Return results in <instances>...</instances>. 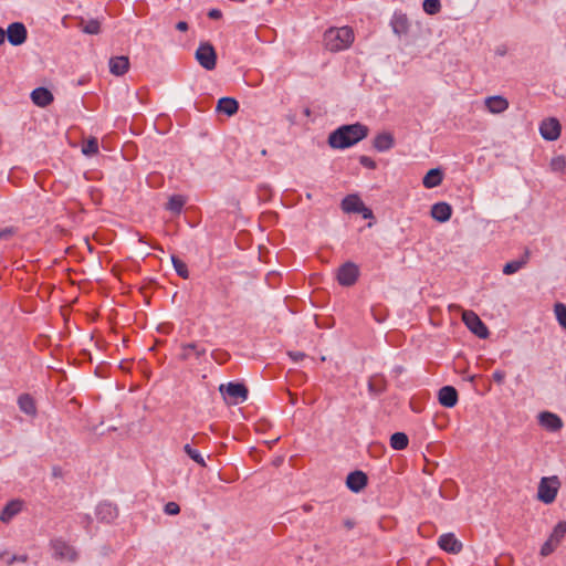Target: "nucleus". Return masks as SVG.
<instances>
[{
    "mask_svg": "<svg viewBox=\"0 0 566 566\" xmlns=\"http://www.w3.org/2000/svg\"><path fill=\"white\" fill-rule=\"evenodd\" d=\"M184 451L187 453V455L192 459L196 463H198L200 467H206V461L203 457L200 454V452L196 449H193L190 444L184 446Z\"/></svg>",
    "mask_w": 566,
    "mask_h": 566,
    "instance_id": "35",
    "label": "nucleus"
},
{
    "mask_svg": "<svg viewBox=\"0 0 566 566\" xmlns=\"http://www.w3.org/2000/svg\"><path fill=\"white\" fill-rule=\"evenodd\" d=\"M443 180V171L440 168L430 169L422 179V185L427 189H432L441 185Z\"/></svg>",
    "mask_w": 566,
    "mask_h": 566,
    "instance_id": "23",
    "label": "nucleus"
},
{
    "mask_svg": "<svg viewBox=\"0 0 566 566\" xmlns=\"http://www.w3.org/2000/svg\"><path fill=\"white\" fill-rule=\"evenodd\" d=\"M462 321L465 326L479 338L485 339L489 337L490 332L486 325L473 311H463Z\"/></svg>",
    "mask_w": 566,
    "mask_h": 566,
    "instance_id": "7",
    "label": "nucleus"
},
{
    "mask_svg": "<svg viewBox=\"0 0 566 566\" xmlns=\"http://www.w3.org/2000/svg\"><path fill=\"white\" fill-rule=\"evenodd\" d=\"M153 248H154V249H156V250H159V251H161V252L164 251V250H163V248H161V247H159V245H154Z\"/></svg>",
    "mask_w": 566,
    "mask_h": 566,
    "instance_id": "54",
    "label": "nucleus"
},
{
    "mask_svg": "<svg viewBox=\"0 0 566 566\" xmlns=\"http://www.w3.org/2000/svg\"><path fill=\"white\" fill-rule=\"evenodd\" d=\"M188 23L186 21H179L177 24H176V29L178 31H181V32H185L188 30Z\"/></svg>",
    "mask_w": 566,
    "mask_h": 566,
    "instance_id": "48",
    "label": "nucleus"
},
{
    "mask_svg": "<svg viewBox=\"0 0 566 566\" xmlns=\"http://www.w3.org/2000/svg\"><path fill=\"white\" fill-rule=\"evenodd\" d=\"M239 109V103L232 97H221L217 104V112L233 116Z\"/></svg>",
    "mask_w": 566,
    "mask_h": 566,
    "instance_id": "25",
    "label": "nucleus"
},
{
    "mask_svg": "<svg viewBox=\"0 0 566 566\" xmlns=\"http://www.w3.org/2000/svg\"><path fill=\"white\" fill-rule=\"evenodd\" d=\"M186 205V199L181 195H174L169 198L166 203V210L170 211L174 214H180L184 206Z\"/></svg>",
    "mask_w": 566,
    "mask_h": 566,
    "instance_id": "31",
    "label": "nucleus"
},
{
    "mask_svg": "<svg viewBox=\"0 0 566 566\" xmlns=\"http://www.w3.org/2000/svg\"><path fill=\"white\" fill-rule=\"evenodd\" d=\"M302 510H303L305 513H310V512H312L313 506H312L311 504H304V505L302 506Z\"/></svg>",
    "mask_w": 566,
    "mask_h": 566,
    "instance_id": "52",
    "label": "nucleus"
},
{
    "mask_svg": "<svg viewBox=\"0 0 566 566\" xmlns=\"http://www.w3.org/2000/svg\"><path fill=\"white\" fill-rule=\"evenodd\" d=\"M373 146L378 151H387L395 146V138L392 134L384 132L375 136Z\"/></svg>",
    "mask_w": 566,
    "mask_h": 566,
    "instance_id": "19",
    "label": "nucleus"
},
{
    "mask_svg": "<svg viewBox=\"0 0 566 566\" xmlns=\"http://www.w3.org/2000/svg\"><path fill=\"white\" fill-rule=\"evenodd\" d=\"M422 9L427 14H437L441 10L440 0H424L422 3Z\"/></svg>",
    "mask_w": 566,
    "mask_h": 566,
    "instance_id": "36",
    "label": "nucleus"
},
{
    "mask_svg": "<svg viewBox=\"0 0 566 566\" xmlns=\"http://www.w3.org/2000/svg\"><path fill=\"white\" fill-rule=\"evenodd\" d=\"M11 555L8 552L0 553V559L4 560L7 563V559H9Z\"/></svg>",
    "mask_w": 566,
    "mask_h": 566,
    "instance_id": "51",
    "label": "nucleus"
},
{
    "mask_svg": "<svg viewBox=\"0 0 566 566\" xmlns=\"http://www.w3.org/2000/svg\"><path fill=\"white\" fill-rule=\"evenodd\" d=\"M539 422L543 427L551 431H558L563 427L562 419L549 411H544L539 415Z\"/></svg>",
    "mask_w": 566,
    "mask_h": 566,
    "instance_id": "21",
    "label": "nucleus"
},
{
    "mask_svg": "<svg viewBox=\"0 0 566 566\" xmlns=\"http://www.w3.org/2000/svg\"><path fill=\"white\" fill-rule=\"evenodd\" d=\"M208 17L210 19L217 20V19H220L222 17V12L219 9H211L208 12Z\"/></svg>",
    "mask_w": 566,
    "mask_h": 566,
    "instance_id": "46",
    "label": "nucleus"
},
{
    "mask_svg": "<svg viewBox=\"0 0 566 566\" xmlns=\"http://www.w3.org/2000/svg\"><path fill=\"white\" fill-rule=\"evenodd\" d=\"M82 151L86 156H93V155L97 154V151H98L97 138L92 137L85 144H83Z\"/></svg>",
    "mask_w": 566,
    "mask_h": 566,
    "instance_id": "37",
    "label": "nucleus"
},
{
    "mask_svg": "<svg viewBox=\"0 0 566 566\" xmlns=\"http://www.w3.org/2000/svg\"><path fill=\"white\" fill-rule=\"evenodd\" d=\"M387 389V380L382 375H373L368 380V390L370 394L378 396Z\"/></svg>",
    "mask_w": 566,
    "mask_h": 566,
    "instance_id": "26",
    "label": "nucleus"
},
{
    "mask_svg": "<svg viewBox=\"0 0 566 566\" xmlns=\"http://www.w3.org/2000/svg\"><path fill=\"white\" fill-rule=\"evenodd\" d=\"M219 390L224 396V399H229L228 403L231 405L243 402L248 399V388L241 382L222 384Z\"/></svg>",
    "mask_w": 566,
    "mask_h": 566,
    "instance_id": "4",
    "label": "nucleus"
},
{
    "mask_svg": "<svg viewBox=\"0 0 566 566\" xmlns=\"http://www.w3.org/2000/svg\"><path fill=\"white\" fill-rule=\"evenodd\" d=\"M559 486L560 481L557 475L542 478L537 489V499L545 504L553 503L556 500Z\"/></svg>",
    "mask_w": 566,
    "mask_h": 566,
    "instance_id": "3",
    "label": "nucleus"
},
{
    "mask_svg": "<svg viewBox=\"0 0 566 566\" xmlns=\"http://www.w3.org/2000/svg\"><path fill=\"white\" fill-rule=\"evenodd\" d=\"M305 114L310 115V109L308 108L305 109Z\"/></svg>",
    "mask_w": 566,
    "mask_h": 566,
    "instance_id": "55",
    "label": "nucleus"
},
{
    "mask_svg": "<svg viewBox=\"0 0 566 566\" xmlns=\"http://www.w3.org/2000/svg\"><path fill=\"white\" fill-rule=\"evenodd\" d=\"M32 102L40 107H45L53 102V94L46 87H36L31 93Z\"/></svg>",
    "mask_w": 566,
    "mask_h": 566,
    "instance_id": "18",
    "label": "nucleus"
},
{
    "mask_svg": "<svg viewBox=\"0 0 566 566\" xmlns=\"http://www.w3.org/2000/svg\"><path fill=\"white\" fill-rule=\"evenodd\" d=\"M180 349L181 353L179 354V359L181 361L189 360L191 356H195L197 359H199L207 353L206 347L197 342L181 344Z\"/></svg>",
    "mask_w": 566,
    "mask_h": 566,
    "instance_id": "13",
    "label": "nucleus"
},
{
    "mask_svg": "<svg viewBox=\"0 0 566 566\" xmlns=\"http://www.w3.org/2000/svg\"><path fill=\"white\" fill-rule=\"evenodd\" d=\"M356 521L352 517H347L343 521V526L348 531L353 530L356 526Z\"/></svg>",
    "mask_w": 566,
    "mask_h": 566,
    "instance_id": "45",
    "label": "nucleus"
},
{
    "mask_svg": "<svg viewBox=\"0 0 566 566\" xmlns=\"http://www.w3.org/2000/svg\"><path fill=\"white\" fill-rule=\"evenodd\" d=\"M96 515L101 521L109 523L117 517L118 511L111 503H101L96 509Z\"/></svg>",
    "mask_w": 566,
    "mask_h": 566,
    "instance_id": "24",
    "label": "nucleus"
},
{
    "mask_svg": "<svg viewBox=\"0 0 566 566\" xmlns=\"http://www.w3.org/2000/svg\"><path fill=\"white\" fill-rule=\"evenodd\" d=\"M430 214L438 222H447L452 216V207L448 202H437L432 205Z\"/></svg>",
    "mask_w": 566,
    "mask_h": 566,
    "instance_id": "16",
    "label": "nucleus"
},
{
    "mask_svg": "<svg viewBox=\"0 0 566 566\" xmlns=\"http://www.w3.org/2000/svg\"><path fill=\"white\" fill-rule=\"evenodd\" d=\"M28 560V556L27 555H11L9 557V559H7V564L8 565H11L15 562H21V563H25Z\"/></svg>",
    "mask_w": 566,
    "mask_h": 566,
    "instance_id": "42",
    "label": "nucleus"
},
{
    "mask_svg": "<svg viewBox=\"0 0 566 566\" xmlns=\"http://www.w3.org/2000/svg\"><path fill=\"white\" fill-rule=\"evenodd\" d=\"M458 391L453 386H443L438 391V401L446 408H453L458 403Z\"/></svg>",
    "mask_w": 566,
    "mask_h": 566,
    "instance_id": "14",
    "label": "nucleus"
},
{
    "mask_svg": "<svg viewBox=\"0 0 566 566\" xmlns=\"http://www.w3.org/2000/svg\"><path fill=\"white\" fill-rule=\"evenodd\" d=\"M391 25L397 34L406 33L409 29V21L405 13H395Z\"/></svg>",
    "mask_w": 566,
    "mask_h": 566,
    "instance_id": "30",
    "label": "nucleus"
},
{
    "mask_svg": "<svg viewBox=\"0 0 566 566\" xmlns=\"http://www.w3.org/2000/svg\"><path fill=\"white\" fill-rule=\"evenodd\" d=\"M211 356L220 365L226 364L230 359L229 353L224 350H214Z\"/></svg>",
    "mask_w": 566,
    "mask_h": 566,
    "instance_id": "39",
    "label": "nucleus"
},
{
    "mask_svg": "<svg viewBox=\"0 0 566 566\" xmlns=\"http://www.w3.org/2000/svg\"><path fill=\"white\" fill-rule=\"evenodd\" d=\"M164 512L167 515H177L180 512V506L176 502H168L164 506Z\"/></svg>",
    "mask_w": 566,
    "mask_h": 566,
    "instance_id": "40",
    "label": "nucleus"
},
{
    "mask_svg": "<svg viewBox=\"0 0 566 566\" xmlns=\"http://www.w3.org/2000/svg\"><path fill=\"white\" fill-rule=\"evenodd\" d=\"M566 535V522L560 521L554 527L552 534L547 538V541L541 547V555L546 557L551 555L557 546L560 544L562 539Z\"/></svg>",
    "mask_w": 566,
    "mask_h": 566,
    "instance_id": "5",
    "label": "nucleus"
},
{
    "mask_svg": "<svg viewBox=\"0 0 566 566\" xmlns=\"http://www.w3.org/2000/svg\"><path fill=\"white\" fill-rule=\"evenodd\" d=\"M439 547L449 554H459L463 544L455 537L453 533H444L438 539Z\"/></svg>",
    "mask_w": 566,
    "mask_h": 566,
    "instance_id": "12",
    "label": "nucleus"
},
{
    "mask_svg": "<svg viewBox=\"0 0 566 566\" xmlns=\"http://www.w3.org/2000/svg\"><path fill=\"white\" fill-rule=\"evenodd\" d=\"M492 378L493 380L501 385L504 382V379H505V373L503 370H495L493 374H492Z\"/></svg>",
    "mask_w": 566,
    "mask_h": 566,
    "instance_id": "43",
    "label": "nucleus"
},
{
    "mask_svg": "<svg viewBox=\"0 0 566 566\" xmlns=\"http://www.w3.org/2000/svg\"><path fill=\"white\" fill-rule=\"evenodd\" d=\"M360 213L363 214L364 219H368V218L373 217V211L369 208H367L366 206H364V210Z\"/></svg>",
    "mask_w": 566,
    "mask_h": 566,
    "instance_id": "49",
    "label": "nucleus"
},
{
    "mask_svg": "<svg viewBox=\"0 0 566 566\" xmlns=\"http://www.w3.org/2000/svg\"><path fill=\"white\" fill-rule=\"evenodd\" d=\"M53 476L59 478L62 476V470L57 467L53 468Z\"/></svg>",
    "mask_w": 566,
    "mask_h": 566,
    "instance_id": "50",
    "label": "nucleus"
},
{
    "mask_svg": "<svg viewBox=\"0 0 566 566\" xmlns=\"http://www.w3.org/2000/svg\"><path fill=\"white\" fill-rule=\"evenodd\" d=\"M171 262L177 274L182 279L189 277L187 264L176 255H171Z\"/></svg>",
    "mask_w": 566,
    "mask_h": 566,
    "instance_id": "34",
    "label": "nucleus"
},
{
    "mask_svg": "<svg viewBox=\"0 0 566 566\" xmlns=\"http://www.w3.org/2000/svg\"><path fill=\"white\" fill-rule=\"evenodd\" d=\"M51 547L55 558L66 559L70 562H74L77 558V553L74 547L62 538L52 539Z\"/></svg>",
    "mask_w": 566,
    "mask_h": 566,
    "instance_id": "8",
    "label": "nucleus"
},
{
    "mask_svg": "<svg viewBox=\"0 0 566 566\" xmlns=\"http://www.w3.org/2000/svg\"><path fill=\"white\" fill-rule=\"evenodd\" d=\"M324 41L326 48L332 52L347 49L354 41V32L349 27L329 29L325 32Z\"/></svg>",
    "mask_w": 566,
    "mask_h": 566,
    "instance_id": "2",
    "label": "nucleus"
},
{
    "mask_svg": "<svg viewBox=\"0 0 566 566\" xmlns=\"http://www.w3.org/2000/svg\"><path fill=\"white\" fill-rule=\"evenodd\" d=\"M22 503L20 501H10L2 509L0 514V520L3 523H8L13 516H15L21 511Z\"/></svg>",
    "mask_w": 566,
    "mask_h": 566,
    "instance_id": "29",
    "label": "nucleus"
},
{
    "mask_svg": "<svg viewBox=\"0 0 566 566\" xmlns=\"http://www.w3.org/2000/svg\"><path fill=\"white\" fill-rule=\"evenodd\" d=\"M6 35L11 45L19 46L27 41L28 31L22 22H13L9 24Z\"/></svg>",
    "mask_w": 566,
    "mask_h": 566,
    "instance_id": "10",
    "label": "nucleus"
},
{
    "mask_svg": "<svg viewBox=\"0 0 566 566\" xmlns=\"http://www.w3.org/2000/svg\"><path fill=\"white\" fill-rule=\"evenodd\" d=\"M129 69V59L125 55L114 56L109 60V72L116 76H122Z\"/></svg>",
    "mask_w": 566,
    "mask_h": 566,
    "instance_id": "17",
    "label": "nucleus"
},
{
    "mask_svg": "<svg viewBox=\"0 0 566 566\" xmlns=\"http://www.w3.org/2000/svg\"><path fill=\"white\" fill-rule=\"evenodd\" d=\"M18 405L22 412L28 416L36 415V406L34 399L29 394H22L18 398Z\"/></svg>",
    "mask_w": 566,
    "mask_h": 566,
    "instance_id": "28",
    "label": "nucleus"
},
{
    "mask_svg": "<svg viewBox=\"0 0 566 566\" xmlns=\"http://www.w3.org/2000/svg\"><path fill=\"white\" fill-rule=\"evenodd\" d=\"M368 482L367 475L363 471H354L347 475L346 485L353 492H360Z\"/></svg>",
    "mask_w": 566,
    "mask_h": 566,
    "instance_id": "15",
    "label": "nucleus"
},
{
    "mask_svg": "<svg viewBox=\"0 0 566 566\" xmlns=\"http://www.w3.org/2000/svg\"><path fill=\"white\" fill-rule=\"evenodd\" d=\"M6 31L0 27V44L4 42Z\"/></svg>",
    "mask_w": 566,
    "mask_h": 566,
    "instance_id": "53",
    "label": "nucleus"
},
{
    "mask_svg": "<svg viewBox=\"0 0 566 566\" xmlns=\"http://www.w3.org/2000/svg\"><path fill=\"white\" fill-rule=\"evenodd\" d=\"M409 439L408 436L403 432H395L390 437V447L394 450H405L408 447Z\"/></svg>",
    "mask_w": 566,
    "mask_h": 566,
    "instance_id": "32",
    "label": "nucleus"
},
{
    "mask_svg": "<svg viewBox=\"0 0 566 566\" xmlns=\"http://www.w3.org/2000/svg\"><path fill=\"white\" fill-rule=\"evenodd\" d=\"M80 27L84 33L87 34H98L101 32V23L98 20H88L84 22L83 20L80 23Z\"/></svg>",
    "mask_w": 566,
    "mask_h": 566,
    "instance_id": "33",
    "label": "nucleus"
},
{
    "mask_svg": "<svg viewBox=\"0 0 566 566\" xmlns=\"http://www.w3.org/2000/svg\"><path fill=\"white\" fill-rule=\"evenodd\" d=\"M560 124L556 118H546L541 123L539 133L546 140L553 142L560 136Z\"/></svg>",
    "mask_w": 566,
    "mask_h": 566,
    "instance_id": "11",
    "label": "nucleus"
},
{
    "mask_svg": "<svg viewBox=\"0 0 566 566\" xmlns=\"http://www.w3.org/2000/svg\"><path fill=\"white\" fill-rule=\"evenodd\" d=\"M488 109L493 114H500L507 109L509 102L502 96H491L485 99Z\"/></svg>",
    "mask_w": 566,
    "mask_h": 566,
    "instance_id": "27",
    "label": "nucleus"
},
{
    "mask_svg": "<svg viewBox=\"0 0 566 566\" xmlns=\"http://www.w3.org/2000/svg\"><path fill=\"white\" fill-rule=\"evenodd\" d=\"M528 260L530 251L526 249L520 259L510 261L503 266V273L505 275H512L516 273L528 263Z\"/></svg>",
    "mask_w": 566,
    "mask_h": 566,
    "instance_id": "22",
    "label": "nucleus"
},
{
    "mask_svg": "<svg viewBox=\"0 0 566 566\" xmlns=\"http://www.w3.org/2000/svg\"><path fill=\"white\" fill-rule=\"evenodd\" d=\"M364 206V202L357 195H348L342 200V209L347 213L361 212Z\"/></svg>",
    "mask_w": 566,
    "mask_h": 566,
    "instance_id": "20",
    "label": "nucleus"
},
{
    "mask_svg": "<svg viewBox=\"0 0 566 566\" xmlns=\"http://www.w3.org/2000/svg\"><path fill=\"white\" fill-rule=\"evenodd\" d=\"M554 311L559 325L566 329V305L563 303H556Z\"/></svg>",
    "mask_w": 566,
    "mask_h": 566,
    "instance_id": "38",
    "label": "nucleus"
},
{
    "mask_svg": "<svg viewBox=\"0 0 566 566\" xmlns=\"http://www.w3.org/2000/svg\"><path fill=\"white\" fill-rule=\"evenodd\" d=\"M287 355L291 357L292 360L295 363H298L305 358V354L302 352H289Z\"/></svg>",
    "mask_w": 566,
    "mask_h": 566,
    "instance_id": "44",
    "label": "nucleus"
},
{
    "mask_svg": "<svg viewBox=\"0 0 566 566\" xmlns=\"http://www.w3.org/2000/svg\"><path fill=\"white\" fill-rule=\"evenodd\" d=\"M359 276V269L353 262L344 263L337 272V281L343 286H352Z\"/></svg>",
    "mask_w": 566,
    "mask_h": 566,
    "instance_id": "9",
    "label": "nucleus"
},
{
    "mask_svg": "<svg viewBox=\"0 0 566 566\" xmlns=\"http://www.w3.org/2000/svg\"><path fill=\"white\" fill-rule=\"evenodd\" d=\"M13 234L12 228H6L0 231V239H8Z\"/></svg>",
    "mask_w": 566,
    "mask_h": 566,
    "instance_id": "47",
    "label": "nucleus"
},
{
    "mask_svg": "<svg viewBox=\"0 0 566 566\" xmlns=\"http://www.w3.org/2000/svg\"><path fill=\"white\" fill-rule=\"evenodd\" d=\"M359 164L368 169L377 168V163L373 158L365 156V155L359 157Z\"/></svg>",
    "mask_w": 566,
    "mask_h": 566,
    "instance_id": "41",
    "label": "nucleus"
},
{
    "mask_svg": "<svg viewBox=\"0 0 566 566\" xmlns=\"http://www.w3.org/2000/svg\"><path fill=\"white\" fill-rule=\"evenodd\" d=\"M196 59L203 69L208 71H212L216 69L217 53L211 43H200L199 48L196 51Z\"/></svg>",
    "mask_w": 566,
    "mask_h": 566,
    "instance_id": "6",
    "label": "nucleus"
},
{
    "mask_svg": "<svg viewBox=\"0 0 566 566\" xmlns=\"http://www.w3.org/2000/svg\"><path fill=\"white\" fill-rule=\"evenodd\" d=\"M368 134L369 128L361 123L342 125L328 135L327 143L333 149H345L365 139Z\"/></svg>",
    "mask_w": 566,
    "mask_h": 566,
    "instance_id": "1",
    "label": "nucleus"
}]
</instances>
